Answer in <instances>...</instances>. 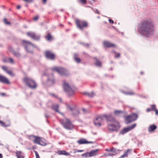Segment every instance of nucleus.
Wrapping results in <instances>:
<instances>
[{"label": "nucleus", "instance_id": "f03ea898", "mask_svg": "<svg viewBox=\"0 0 158 158\" xmlns=\"http://www.w3.org/2000/svg\"><path fill=\"white\" fill-rule=\"evenodd\" d=\"M102 116L105 117L107 121L111 122L112 123L108 124V129L112 131H117L119 129L120 126L119 123L116 121L111 114L108 115L105 114L102 115Z\"/></svg>", "mask_w": 158, "mask_h": 158}, {"label": "nucleus", "instance_id": "423d86ee", "mask_svg": "<svg viewBox=\"0 0 158 158\" xmlns=\"http://www.w3.org/2000/svg\"><path fill=\"white\" fill-rule=\"evenodd\" d=\"M22 44L25 47L26 51L28 52L33 53V51L32 48H36V47L30 42L26 40L22 41Z\"/></svg>", "mask_w": 158, "mask_h": 158}, {"label": "nucleus", "instance_id": "052dcab7", "mask_svg": "<svg viewBox=\"0 0 158 158\" xmlns=\"http://www.w3.org/2000/svg\"><path fill=\"white\" fill-rule=\"evenodd\" d=\"M43 3H45L47 1V0H42Z\"/></svg>", "mask_w": 158, "mask_h": 158}, {"label": "nucleus", "instance_id": "e433bc0d", "mask_svg": "<svg viewBox=\"0 0 158 158\" xmlns=\"http://www.w3.org/2000/svg\"><path fill=\"white\" fill-rule=\"evenodd\" d=\"M39 144L42 146H45L46 145V144L45 142H44L41 139Z\"/></svg>", "mask_w": 158, "mask_h": 158}, {"label": "nucleus", "instance_id": "13d9d810", "mask_svg": "<svg viewBox=\"0 0 158 158\" xmlns=\"http://www.w3.org/2000/svg\"><path fill=\"white\" fill-rule=\"evenodd\" d=\"M21 7V6L20 5H18L17 6V9H19Z\"/></svg>", "mask_w": 158, "mask_h": 158}, {"label": "nucleus", "instance_id": "ea45409f", "mask_svg": "<svg viewBox=\"0 0 158 158\" xmlns=\"http://www.w3.org/2000/svg\"><path fill=\"white\" fill-rule=\"evenodd\" d=\"M4 22L6 24L8 25H10V23L9 22H8L6 19H4Z\"/></svg>", "mask_w": 158, "mask_h": 158}, {"label": "nucleus", "instance_id": "4be33fe9", "mask_svg": "<svg viewBox=\"0 0 158 158\" xmlns=\"http://www.w3.org/2000/svg\"><path fill=\"white\" fill-rule=\"evenodd\" d=\"M126 123L127 124H128L131 122L133 121L131 118L130 115H128L125 118Z\"/></svg>", "mask_w": 158, "mask_h": 158}, {"label": "nucleus", "instance_id": "a878e982", "mask_svg": "<svg viewBox=\"0 0 158 158\" xmlns=\"http://www.w3.org/2000/svg\"><path fill=\"white\" fill-rule=\"evenodd\" d=\"M78 55L77 54H75L74 55V57L75 61L77 63H79L81 62V59L79 58L78 57Z\"/></svg>", "mask_w": 158, "mask_h": 158}, {"label": "nucleus", "instance_id": "69168bd1", "mask_svg": "<svg viewBox=\"0 0 158 158\" xmlns=\"http://www.w3.org/2000/svg\"><path fill=\"white\" fill-rule=\"evenodd\" d=\"M113 143V144H115H115H118V143L117 142H114Z\"/></svg>", "mask_w": 158, "mask_h": 158}, {"label": "nucleus", "instance_id": "39448f33", "mask_svg": "<svg viewBox=\"0 0 158 158\" xmlns=\"http://www.w3.org/2000/svg\"><path fill=\"white\" fill-rule=\"evenodd\" d=\"M63 88L64 91L67 93L69 96H71L74 94L75 88L74 87H71L65 81L63 83Z\"/></svg>", "mask_w": 158, "mask_h": 158}, {"label": "nucleus", "instance_id": "37998d69", "mask_svg": "<svg viewBox=\"0 0 158 158\" xmlns=\"http://www.w3.org/2000/svg\"><path fill=\"white\" fill-rule=\"evenodd\" d=\"M6 73L10 75L11 76L13 74L12 72L10 71L7 70L6 71Z\"/></svg>", "mask_w": 158, "mask_h": 158}, {"label": "nucleus", "instance_id": "8fccbe9b", "mask_svg": "<svg viewBox=\"0 0 158 158\" xmlns=\"http://www.w3.org/2000/svg\"><path fill=\"white\" fill-rule=\"evenodd\" d=\"M120 54L119 53H116L115 57H118L120 56Z\"/></svg>", "mask_w": 158, "mask_h": 158}, {"label": "nucleus", "instance_id": "bb28decb", "mask_svg": "<svg viewBox=\"0 0 158 158\" xmlns=\"http://www.w3.org/2000/svg\"><path fill=\"white\" fill-rule=\"evenodd\" d=\"M130 116L133 121L135 120L138 118V115L135 113H133Z\"/></svg>", "mask_w": 158, "mask_h": 158}, {"label": "nucleus", "instance_id": "79ce46f5", "mask_svg": "<svg viewBox=\"0 0 158 158\" xmlns=\"http://www.w3.org/2000/svg\"><path fill=\"white\" fill-rule=\"evenodd\" d=\"M0 124L2 126H3V127H6L7 126H6L5 125V123L1 121L0 122Z\"/></svg>", "mask_w": 158, "mask_h": 158}, {"label": "nucleus", "instance_id": "680f3d73", "mask_svg": "<svg viewBox=\"0 0 158 158\" xmlns=\"http://www.w3.org/2000/svg\"><path fill=\"white\" fill-rule=\"evenodd\" d=\"M45 117L47 118L49 117V116L47 115L46 114H45Z\"/></svg>", "mask_w": 158, "mask_h": 158}, {"label": "nucleus", "instance_id": "6ab92c4d", "mask_svg": "<svg viewBox=\"0 0 158 158\" xmlns=\"http://www.w3.org/2000/svg\"><path fill=\"white\" fill-rule=\"evenodd\" d=\"M3 61L5 62H9L11 64H14V61L13 59L10 57H6L3 59Z\"/></svg>", "mask_w": 158, "mask_h": 158}, {"label": "nucleus", "instance_id": "a19ab883", "mask_svg": "<svg viewBox=\"0 0 158 158\" xmlns=\"http://www.w3.org/2000/svg\"><path fill=\"white\" fill-rule=\"evenodd\" d=\"M0 124L2 126H3V127H6L7 126H6L5 125V123L1 121L0 122Z\"/></svg>", "mask_w": 158, "mask_h": 158}, {"label": "nucleus", "instance_id": "4d7b16f0", "mask_svg": "<svg viewBox=\"0 0 158 158\" xmlns=\"http://www.w3.org/2000/svg\"><path fill=\"white\" fill-rule=\"evenodd\" d=\"M0 94L2 96H4L5 95V93H1Z\"/></svg>", "mask_w": 158, "mask_h": 158}, {"label": "nucleus", "instance_id": "dca6fc26", "mask_svg": "<svg viewBox=\"0 0 158 158\" xmlns=\"http://www.w3.org/2000/svg\"><path fill=\"white\" fill-rule=\"evenodd\" d=\"M103 45L105 47L108 48L115 47V45L114 44L107 41H104L103 42Z\"/></svg>", "mask_w": 158, "mask_h": 158}, {"label": "nucleus", "instance_id": "9b49d317", "mask_svg": "<svg viewBox=\"0 0 158 158\" xmlns=\"http://www.w3.org/2000/svg\"><path fill=\"white\" fill-rule=\"evenodd\" d=\"M27 36L35 40H39L40 38L39 35H37L34 32H28L27 33Z\"/></svg>", "mask_w": 158, "mask_h": 158}, {"label": "nucleus", "instance_id": "c03bdc74", "mask_svg": "<svg viewBox=\"0 0 158 158\" xmlns=\"http://www.w3.org/2000/svg\"><path fill=\"white\" fill-rule=\"evenodd\" d=\"M35 153L36 158H40V157L39 156V155L38 153L36 151H35Z\"/></svg>", "mask_w": 158, "mask_h": 158}, {"label": "nucleus", "instance_id": "473e14b6", "mask_svg": "<svg viewBox=\"0 0 158 158\" xmlns=\"http://www.w3.org/2000/svg\"><path fill=\"white\" fill-rule=\"evenodd\" d=\"M48 81H50L52 84H53L54 82V80L53 79L52 75H51L50 78L48 77Z\"/></svg>", "mask_w": 158, "mask_h": 158}, {"label": "nucleus", "instance_id": "b1692460", "mask_svg": "<svg viewBox=\"0 0 158 158\" xmlns=\"http://www.w3.org/2000/svg\"><path fill=\"white\" fill-rule=\"evenodd\" d=\"M59 106V105L57 104H53L52 106V109L54 110L56 112L60 113L59 111L58 110Z\"/></svg>", "mask_w": 158, "mask_h": 158}, {"label": "nucleus", "instance_id": "f257e3e1", "mask_svg": "<svg viewBox=\"0 0 158 158\" xmlns=\"http://www.w3.org/2000/svg\"><path fill=\"white\" fill-rule=\"evenodd\" d=\"M138 31L141 35L147 37H150L154 31L153 22L150 19H146L141 21L138 25Z\"/></svg>", "mask_w": 158, "mask_h": 158}, {"label": "nucleus", "instance_id": "a211bd4d", "mask_svg": "<svg viewBox=\"0 0 158 158\" xmlns=\"http://www.w3.org/2000/svg\"><path fill=\"white\" fill-rule=\"evenodd\" d=\"M98 149L92 150L89 152H88L89 157H91L95 156L98 154Z\"/></svg>", "mask_w": 158, "mask_h": 158}, {"label": "nucleus", "instance_id": "f3484780", "mask_svg": "<svg viewBox=\"0 0 158 158\" xmlns=\"http://www.w3.org/2000/svg\"><path fill=\"white\" fill-rule=\"evenodd\" d=\"M56 153L59 155H63L66 156H69L70 155V154L69 153L64 150H59L56 152Z\"/></svg>", "mask_w": 158, "mask_h": 158}, {"label": "nucleus", "instance_id": "5701e85b", "mask_svg": "<svg viewBox=\"0 0 158 158\" xmlns=\"http://www.w3.org/2000/svg\"><path fill=\"white\" fill-rule=\"evenodd\" d=\"M157 128L156 126L154 125H152L149 127L148 131L150 132H152L156 130Z\"/></svg>", "mask_w": 158, "mask_h": 158}, {"label": "nucleus", "instance_id": "c9c22d12", "mask_svg": "<svg viewBox=\"0 0 158 158\" xmlns=\"http://www.w3.org/2000/svg\"><path fill=\"white\" fill-rule=\"evenodd\" d=\"M89 154L88 152H87L86 153L82 154L81 156H84L85 157H89Z\"/></svg>", "mask_w": 158, "mask_h": 158}, {"label": "nucleus", "instance_id": "f8f14e48", "mask_svg": "<svg viewBox=\"0 0 158 158\" xmlns=\"http://www.w3.org/2000/svg\"><path fill=\"white\" fill-rule=\"evenodd\" d=\"M46 57L52 60H54L55 59V55L52 52L49 51H46L45 52Z\"/></svg>", "mask_w": 158, "mask_h": 158}, {"label": "nucleus", "instance_id": "72a5a7b5", "mask_svg": "<svg viewBox=\"0 0 158 158\" xmlns=\"http://www.w3.org/2000/svg\"><path fill=\"white\" fill-rule=\"evenodd\" d=\"M36 137L37 136L31 135L29 136V138L30 140L34 142Z\"/></svg>", "mask_w": 158, "mask_h": 158}, {"label": "nucleus", "instance_id": "e2e57ef3", "mask_svg": "<svg viewBox=\"0 0 158 158\" xmlns=\"http://www.w3.org/2000/svg\"><path fill=\"white\" fill-rule=\"evenodd\" d=\"M2 155L0 153V158H2Z\"/></svg>", "mask_w": 158, "mask_h": 158}, {"label": "nucleus", "instance_id": "cd10ccee", "mask_svg": "<svg viewBox=\"0 0 158 158\" xmlns=\"http://www.w3.org/2000/svg\"><path fill=\"white\" fill-rule=\"evenodd\" d=\"M123 93L127 95H133L135 94V93L131 90H130L129 91L127 92L123 91Z\"/></svg>", "mask_w": 158, "mask_h": 158}, {"label": "nucleus", "instance_id": "a18cd8bd", "mask_svg": "<svg viewBox=\"0 0 158 158\" xmlns=\"http://www.w3.org/2000/svg\"><path fill=\"white\" fill-rule=\"evenodd\" d=\"M82 110L84 114H86L88 112V111L87 110H86L84 108H83L82 109Z\"/></svg>", "mask_w": 158, "mask_h": 158}, {"label": "nucleus", "instance_id": "4c0bfd02", "mask_svg": "<svg viewBox=\"0 0 158 158\" xmlns=\"http://www.w3.org/2000/svg\"><path fill=\"white\" fill-rule=\"evenodd\" d=\"M151 110L154 111L156 109V106L154 105H151Z\"/></svg>", "mask_w": 158, "mask_h": 158}, {"label": "nucleus", "instance_id": "aec40b11", "mask_svg": "<svg viewBox=\"0 0 158 158\" xmlns=\"http://www.w3.org/2000/svg\"><path fill=\"white\" fill-rule=\"evenodd\" d=\"M16 155L17 158H24V154L21 151H17Z\"/></svg>", "mask_w": 158, "mask_h": 158}, {"label": "nucleus", "instance_id": "412c9836", "mask_svg": "<svg viewBox=\"0 0 158 158\" xmlns=\"http://www.w3.org/2000/svg\"><path fill=\"white\" fill-rule=\"evenodd\" d=\"M131 152V150L130 149H128L123 155L120 156L119 158H123L124 157H127L128 156V154H130Z\"/></svg>", "mask_w": 158, "mask_h": 158}, {"label": "nucleus", "instance_id": "ddd939ff", "mask_svg": "<svg viewBox=\"0 0 158 158\" xmlns=\"http://www.w3.org/2000/svg\"><path fill=\"white\" fill-rule=\"evenodd\" d=\"M77 143L79 144H88V143H93L94 142L92 141H88L86 139H85L82 138L77 141Z\"/></svg>", "mask_w": 158, "mask_h": 158}, {"label": "nucleus", "instance_id": "338daca9", "mask_svg": "<svg viewBox=\"0 0 158 158\" xmlns=\"http://www.w3.org/2000/svg\"><path fill=\"white\" fill-rule=\"evenodd\" d=\"M140 73L141 74H143V72H140Z\"/></svg>", "mask_w": 158, "mask_h": 158}, {"label": "nucleus", "instance_id": "6e6552de", "mask_svg": "<svg viewBox=\"0 0 158 158\" xmlns=\"http://www.w3.org/2000/svg\"><path fill=\"white\" fill-rule=\"evenodd\" d=\"M52 69L61 75L67 76L68 74V71L62 67H55L52 68Z\"/></svg>", "mask_w": 158, "mask_h": 158}, {"label": "nucleus", "instance_id": "603ef678", "mask_svg": "<svg viewBox=\"0 0 158 158\" xmlns=\"http://www.w3.org/2000/svg\"><path fill=\"white\" fill-rule=\"evenodd\" d=\"M109 22L111 23H114V21L113 20H112L111 19H109Z\"/></svg>", "mask_w": 158, "mask_h": 158}, {"label": "nucleus", "instance_id": "58836bf2", "mask_svg": "<svg viewBox=\"0 0 158 158\" xmlns=\"http://www.w3.org/2000/svg\"><path fill=\"white\" fill-rule=\"evenodd\" d=\"M81 44H82V45L84 46L85 47H86V48H88L89 46V44H88L87 43H81Z\"/></svg>", "mask_w": 158, "mask_h": 158}, {"label": "nucleus", "instance_id": "c756f323", "mask_svg": "<svg viewBox=\"0 0 158 158\" xmlns=\"http://www.w3.org/2000/svg\"><path fill=\"white\" fill-rule=\"evenodd\" d=\"M96 59V62H95V64L96 65L100 67L101 66V62L98 60L96 58H95Z\"/></svg>", "mask_w": 158, "mask_h": 158}, {"label": "nucleus", "instance_id": "774afa93", "mask_svg": "<svg viewBox=\"0 0 158 158\" xmlns=\"http://www.w3.org/2000/svg\"><path fill=\"white\" fill-rule=\"evenodd\" d=\"M60 102H61V99H60Z\"/></svg>", "mask_w": 158, "mask_h": 158}, {"label": "nucleus", "instance_id": "0e129e2a", "mask_svg": "<svg viewBox=\"0 0 158 158\" xmlns=\"http://www.w3.org/2000/svg\"><path fill=\"white\" fill-rule=\"evenodd\" d=\"M9 50L10 51H12V48L11 47L10 48H9Z\"/></svg>", "mask_w": 158, "mask_h": 158}, {"label": "nucleus", "instance_id": "5fc2aeb1", "mask_svg": "<svg viewBox=\"0 0 158 158\" xmlns=\"http://www.w3.org/2000/svg\"><path fill=\"white\" fill-rule=\"evenodd\" d=\"M156 112V115H157L158 114V110L157 109H156L155 110H154Z\"/></svg>", "mask_w": 158, "mask_h": 158}, {"label": "nucleus", "instance_id": "0eeeda50", "mask_svg": "<svg viewBox=\"0 0 158 158\" xmlns=\"http://www.w3.org/2000/svg\"><path fill=\"white\" fill-rule=\"evenodd\" d=\"M75 23L77 27L80 30H82L83 28L88 27V23L85 21L77 19L75 20Z\"/></svg>", "mask_w": 158, "mask_h": 158}, {"label": "nucleus", "instance_id": "4468645a", "mask_svg": "<svg viewBox=\"0 0 158 158\" xmlns=\"http://www.w3.org/2000/svg\"><path fill=\"white\" fill-rule=\"evenodd\" d=\"M0 82L6 84H10L8 80L6 77L1 74H0Z\"/></svg>", "mask_w": 158, "mask_h": 158}, {"label": "nucleus", "instance_id": "49530a36", "mask_svg": "<svg viewBox=\"0 0 158 158\" xmlns=\"http://www.w3.org/2000/svg\"><path fill=\"white\" fill-rule=\"evenodd\" d=\"M24 1L28 3H31L33 2V0H23Z\"/></svg>", "mask_w": 158, "mask_h": 158}, {"label": "nucleus", "instance_id": "6e6d98bb", "mask_svg": "<svg viewBox=\"0 0 158 158\" xmlns=\"http://www.w3.org/2000/svg\"><path fill=\"white\" fill-rule=\"evenodd\" d=\"M151 109L149 108H148L147 109V111L148 112H149L151 111Z\"/></svg>", "mask_w": 158, "mask_h": 158}, {"label": "nucleus", "instance_id": "2f4dec72", "mask_svg": "<svg viewBox=\"0 0 158 158\" xmlns=\"http://www.w3.org/2000/svg\"><path fill=\"white\" fill-rule=\"evenodd\" d=\"M123 112L120 110H115L114 111V113L115 115H118L120 114L123 113Z\"/></svg>", "mask_w": 158, "mask_h": 158}, {"label": "nucleus", "instance_id": "7c9ffc66", "mask_svg": "<svg viewBox=\"0 0 158 158\" xmlns=\"http://www.w3.org/2000/svg\"><path fill=\"white\" fill-rule=\"evenodd\" d=\"M35 139V141L34 142V143H35L39 144L40 140L41 139L40 137L37 136Z\"/></svg>", "mask_w": 158, "mask_h": 158}, {"label": "nucleus", "instance_id": "3c124183", "mask_svg": "<svg viewBox=\"0 0 158 158\" xmlns=\"http://www.w3.org/2000/svg\"><path fill=\"white\" fill-rule=\"evenodd\" d=\"M81 2L83 3V4H85L86 3V1L85 0H81Z\"/></svg>", "mask_w": 158, "mask_h": 158}, {"label": "nucleus", "instance_id": "2eb2a0df", "mask_svg": "<svg viewBox=\"0 0 158 158\" xmlns=\"http://www.w3.org/2000/svg\"><path fill=\"white\" fill-rule=\"evenodd\" d=\"M67 107L71 111L73 112V114L74 115H76L79 114V112L78 110L75 108H72L69 105H68Z\"/></svg>", "mask_w": 158, "mask_h": 158}, {"label": "nucleus", "instance_id": "864d4df0", "mask_svg": "<svg viewBox=\"0 0 158 158\" xmlns=\"http://www.w3.org/2000/svg\"><path fill=\"white\" fill-rule=\"evenodd\" d=\"M83 151H84L83 150H77L76 152H83Z\"/></svg>", "mask_w": 158, "mask_h": 158}, {"label": "nucleus", "instance_id": "c85d7f7f", "mask_svg": "<svg viewBox=\"0 0 158 158\" xmlns=\"http://www.w3.org/2000/svg\"><path fill=\"white\" fill-rule=\"evenodd\" d=\"M13 53L15 56L18 58H19L21 56L20 54L18 52L13 51Z\"/></svg>", "mask_w": 158, "mask_h": 158}, {"label": "nucleus", "instance_id": "09e8293b", "mask_svg": "<svg viewBox=\"0 0 158 158\" xmlns=\"http://www.w3.org/2000/svg\"><path fill=\"white\" fill-rule=\"evenodd\" d=\"M38 18L39 17L37 16H36L33 19L35 20H36L38 19Z\"/></svg>", "mask_w": 158, "mask_h": 158}, {"label": "nucleus", "instance_id": "1a4fd4ad", "mask_svg": "<svg viewBox=\"0 0 158 158\" xmlns=\"http://www.w3.org/2000/svg\"><path fill=\"white\" fill-rule=\"evenodd\" d=\"M136 126V123H135L128 127H125L121 131L120 133L123 135L124 134L134 128Z\"/></svg>", "mask_w": 158, "mask_h": 158}, {"label": "nucleus", "instance_id": "de8ad7c7", "mask_svg": "<svg viewBox=\"0 0 158 158\" xmlns=\"http://www.w3.org/2000/svg\"><path fill=\"white\" fill-rule=\"evenodd\" d=\"M2 68L3 70H4L6 72V71L8 70H7L6 67L5 66H2Z\"/></svg>", "mask_w": 158, "mask_h": 158}, {"label": "nucleus", "instance_id": "7ed1b4c3", "mask_svg": "<svg viewBox=\"0 0 158 158\" xmlns=\"http://www.w3.org/2000/svg\"><path fill=\"white\" fill-rule=\"evenodd\" d=\"M60 122L64 127L67 130H71L74 128V126L70 120L67 118L60 119Z\"/></svg>", "mask_w": 158, "mask_h": 158}, {"label": "nucleus", "instance_id": "bf43d9fd", "mask_svg": "<svg viewBox=\"0 0 158 158\" xmlns=\"http://www.w3.org/2000/svg\"><path fill=\"white\" fill-rule=\"evenodd\" d=\"M96 12L98 14H100L99 12L98 11V10H96Z\"/></svg>", "mask_w": 158, "mask_h": 158}, {"label": "nucleus", "instance_id": "f704fd0d", "mask_svg": "<svg viewBox=\"0 0 158 158\" xmlns=\"http://www.w3.org/2000/svg\"><path fill=\"white\" fill-rule=\"evenodd\" d=\"M85 94H87L88 96L90 97H92L94 95V94L93 92H91L90 93H85Z\"/></svg>", "mask_w": 158, "mask_h": 158}, {"label": "nucleus", "instance_id": "393cba45", "mask_svg": "<svg viewBox=\"0 0 158 158\" xmlns=\"http://www.w3.org/2000/svg\"><path fill=\"white\" fill-rule=\"evenodd\" d=\"M45 38L48 41H50L53 39V38L49 33H48L47 35L45 36Z\"/></svg>", "mask_w": 158, "mask_h": 158}, {"label": "nucleus", "instance_id": "20e7f679", "mask_svg": "<svg viewBox=\"0 0 158 158\" xmlns=\"http://www.w3.org/2000/svg\"><path fill=\"white\" fill-rule=\"evenodd\" d=\"M23 82L27 86L31 89H35L37 87L35 81L32 79L26 77L23 78Z\"/></svg>", "mask_w": 158, "mask_h": 158}, {"label": "nucleus", "instance_id": "9d476101", "mask_svg": "<svg viewBox=\"0 0 158 158\" xmlns=\"http://www.w3.org/2000/svg\"><path fill=\"white\" fill-rule=\"evenodd\" d=\"M103 117L102 116V117L98 116L94 120V125L97 127L101 126L103 120Z\"/></svg>", "mask_w": 158, "mask_h": 158}]
</instances>
